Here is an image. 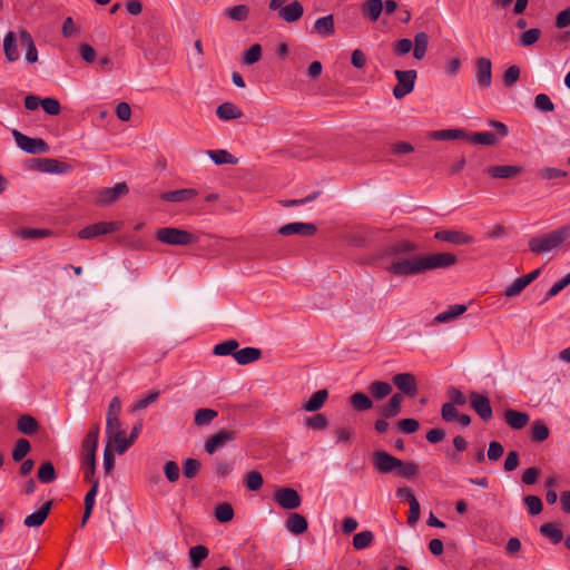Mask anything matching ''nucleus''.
<instances>
[{"instance_id": "obj_59", "label": "nucleus", "mask_w": 570, "mask_h": 570, "mask_svg": "<svg viewBox=\"0 0 570 570\" xmlns=\"http://www.w3.org/2000/svg\"><path fill=\"white\" fill-rule=\"evenodd\" d=\"M523 501H524V504L528 508L529 514L537 515V514H539L542 511V501H541V499L539 497H537V495H525Z\"/></svg>"}, {"instance_id": "obj_56", "label": "nucleus", "mask_w": 570, "mask_h": 570, "mask_svg": "<svg viewBox=\"0 0 570 570\" xmlns=\"http://www.w3.org/2000/svg\"><path fill=\"white\" fill-rule=\"evenodd\" d=\"M199 469L200 462L196 459L188 458L183 463V474L188 479L195 478Z\"/></svg>"}, {"instance_id": "obj_5", "label": "nucleus", "mask_w": 570, "mask_h": 570, "mask_svg": "<svg viewBox=\"0 0 570 570\" xmlns=\"http://www.w3.org/2000/svg\"><path fill=\"white\" fill-rule=\"evenodd\" d=\"M570 238V222L542 237L532 238L529 249H556Z\"/></svg>"}, {"instance_id": "obj_8", "label": "nucleus", "mask_w": 570, "mask_h": 570, "mask_svg": "<svg viewBox=\"0 0 570 570\" xmlns=\"http://www.w3.org/2000/svg\"><path fill=\"white\" fill-rule=\"evenodd\" d=\"M128 191L129 188L126 183H118L111 188H102L97 190L95 203L101 207L110 206L121 196H125Z\"/></svg>"}, {"instance_id": "obj_11", "label": "nucleus", "mask_w": 570, "mask_h": 570, "mask_svg": "<svg viewBox=\"0 0 570 570\" xmlns=\"http://www.w3.org/2000/svg\"><path fill=\"white\" fill-rule=\"evenodd\" d=\"M402 460L393 456L385 451H375L373 454L374 469L383 474L396 472L397 466H401Z\"/></svg>"}, {"instance_id": "obj_58", "label": "nucleus", "mask_w": 570, "mask_h": 570, "mask_svg": "<svg viewBox=\"0 0 570 570\" xmlns=\"http://www.w3.org/2000/svg\"><path fill=\"white\" fill-rule=\"evenodd\" d=\"M413 48V41L409 38H402L394 42L393 52L395 56L402 57L407 55Z\"/></svg>"}, {"instance_id": "obj_22", "label": "nucleus", "mask_w": 570, "mask_h": 570, "mask_svg": "<svg viewBox=\"0 0 570 570\" xmlns=\"http://www.w3.org/2000/svg\"><path fill=\"white\" fill-rule=\"evenodd\" d=\"M285 527L287 531L297 535L305 532L308 528V522L305 517L299 513H291L286 520Z\"/></svg>"}, {"instance_id": "obj_37", "label": "nucleus", "mask_w": 570, "mask_h": 570, "mask_svg": "<svg viewBox=\"0 0 570 570\" xmlns=\"http://www.w3.org/2000/svg\"><path fill=\"white\" fill-rule=\"evenodd\" d=\"M108 442L111 445V442L116 443V452L118 454H124L134 443L126 438V431L122 430L120 432H116L111 438H107Z\"/></svg>"}, {"instance_id": "obj_38", "label": "nucleus", "mask_w": 570, "mask_h": 570, "mask_svg": "<svg viewBox=\"0 0 570 570\" xmlns=\"http://www.w3.org/2000/svg\"><path fill=\"white\" fill-rule=\"evenodd\" d=\"M239 344L236 340H227L214 346L213 353L218 356H227L237 353Z\"/></svg>"}, {"instance_id": "obj_32", "label": "nucleus", "mask_w": 570, "mask_h": 570, "mask_svg": "<svg viewBox=\"0 0 570 570\" xmlns=\"http://www.w3.org/2000/svg\"><path fill=\"white\" fill-rule=\"evenodd\" d=\"M521 171V167L511 165L493 166L488 169V174L494 178H511Z\"/></svg>"}, {"instance_id": "obj_57", "label": "nucleus", "mask_w": 570, "mask_h": 570, "mask_svg": "<svg viewBox=\"0 0 570 570\" xmlns=\"http://www.w3.org/2000/svg\"><path fill=\"white\" fill-rule=\"evenodd\" d=\"M305 424L313 430H325L328 426V420L322 413L307 417Z\"/></svg>"}, {"instance_id": "obj_28", "label": "nucleus", "mask_w": 570, "mask_h": 570, "mask_svg": "<svg viewBox=\"0 0 570 570\" xmlns=\"http://www.w3.org/2000/svg\"><path fill=\"white\" fill-rule=\"evenodd\" d=\"M314 30L322 37H328L335 33V24L333 14H327L316 19Z\"/></svg>"}, {"instance_id": "obj_14", "label": "nucleus", "mask_w": 570, "mask_h": 570, "mask_svg": "<svg viewBox=\"0 0 570 570\" xmlns=\"http://www.w3.org/2000/svg\"><path fill=\"white\" fill-rule=\"evenodd\" d=\"M469 399L470 406L483 421H489L492 417L493 412L490 400L487 395L478 392H471Z\"/></svg>"}, {"instance_id": "obj_17", "label": "nucleus", "mask_w": 570, "mask_h": 570, "mask_svg": "<svg viewBox=\"0 0 570 570\" xmlns=\"http://www.w3.org/2000/svg\"><path fill=\"white\" fill-rule=\"evenodd\" d=\"M316 225L313 223L293 222L279 227L278 234L282 236H312L316 233Z\"/></svg>"}, {"instance_id": "obj_48", "label": "nucleus", "mask_w": 570, "mask_h": 570, "mask_svg": "<svg viewBox=\"0 0 570 570\" xmlns=\"http://www.w3.org/2000/svg\"><path fill=\"white\" fill-rule=\"evenodd\" d=\"M262 58V47L258 43H255L249 47L248 50L244 52L243 63L246 66H252L258 62Z\"/></svg>"}, {"instance_id": "obj_63", "label": "nucleus", "mask_w": 570, "mask_h": 570, "mask_svg": "<svg viewBox=\"0 0 570 570\" xmlns=\"http://www.w3.org/2000/svg\"><path fill=\"white\" fill-rule=\"evenodd\" d=\"M399 430L404 434H412L420 428V423L415 419H402L397 422Z\"/></svg>"}, {"instance_id": "obj_40", "label": "nucleus", "mask_w": 570, "mask_h": 570, "mask_svg": "<svg viewBox=\"0 0 570 570\" xmlns=\"http://www.w3.org/2000/svg\"><path fill=\"white\" fill-rule=\"evenodd\" d=\"M38 480L41 483H51L57 479V473L53 464L50 461L43 462L37 473Z\"/></svg>"}, {"instance_id": "obj_46", "label": "nucleus", "mask_w": 570, "mask_h": 570, "mask_svg": "<svg viewBox=\"0 0 570 570\" xmlns=\"http://www.w3.org/2000/svg\"><path fill=\"white\" fill-rule=\"evenodd\" d=\"M31 445L27 439H19L12 450V459L16 462H20L30 452Z\"/></svg>"}, {"instance_id": "obj_43", "label": "nucleus", "mask_w": 570, "mask_h": 570, "mask_svg": "<svg viewBox=\"0 0 570 570\" xmlns=\"http://www.w3.org/2000/svg\"><path fill=\"white\" fill-rule=\"evenodd\" d=\"M224 14L230 20L244 21L248 18L249 8L245 4L229 7L225 9Z\"/></svg>"}, {"instance_id": "obj_64", "label": "nucleus", "mask_w": 570, "mask_h": 570, "mask_svg": "<svg viewBox=\"0 0 570 570\" xmlns=\"http://www.w3.org/2000/svg\"><path fill=\"white\" fill-rule=\"evenodd\" d=\"M164 473L169 482H176L179 479V466L175 461H167L164 464Z\"/></svg>"}, {"instance_id": "obj_19", "label": "nucleus", "mask_w": 570, "mask_h": 570, "mask_svg": "<svg viewBox=\"0 0 570 570\" xmlns=\"http://www.w3.org/2000/svg\"><path fill=\"white\" fill-rule=\"evenodd\" d=\"M51 507H52V501H47L46 503H43L41 505V508L38 511L27 515L23 520V524L28 528L40 527L47 519Z\"/></svg>"}, {"instance_id": "obj_61", "label": "nucleus", "mask_w": 570, "mask_h": 570, "mask_svg": "<svg viewBox=\"0 0 570 570\" xmlns=\"http://www.w3.org/2000/svg\"><path fill=\"white\" fill-rule=\"evenodd\" d=\"M460 413L456 406L452 403H444L441 407V417L445 422H454L458 420Z\"/></svg>"}, {"instance_id": "obj_26", "label": "nucleus", "mask_w": 570, "mask_h": 570, "mask_svg": "<svg viewBox=\"0 0 570 570\" xmlns=\"http://www.w3.org/2000/svg\"><path fill=\"white\" fill-rule=\"evenodd\" d=\"M197 195L196 189L185 188L173 191H167L161 195V199L170 203H181L194 198Z\"/></svg>"}, {"instance_id": "obj_34", "label": "nucleus", "mask_w": 570, "mask_h": 570, "mask_svg": "<svg viewBox=\"0 0 570 570\" xmlns=\"http://www.w3.org/2000/svg\"><path fill=\"white\" fill-rule=\"evenodd\" d=\"M371 236L370 230L361 229L356 232H352L348 235V245L353 247H365L371 246Z\"/></svg>"}, {"instance_id": "obj_3", "label": "nucleus", "mask_w": 570, "mask_h": 570, "mask_svg": "<svg viewBox=\"0 0 570 570\" xmlns=\"http://www.w3.org/2000/svg\"><path fill=\"white\" fill-rule=\"evenodd\" d=\"M100 426L98 423L88 431L82 441V470L85 480L97 479L96 473V452L98 446Z\"/></svg>"}, {"instance_id": "obj_15", "label": "nucleus", "mask_w": 570, "mask_h": 570, "mask_svg": "<svg viewBox=\"0 0 570 570\" xmlns=\"http://www.w3.org/2000/svg\"><path fill=\"white\" fill-rule=\"evenodd\" d=\"M236 439V432L232 430H223L209 436L204 444L208 454H214L217 450L223 449L228 442Z\"/></svg>"}, {"instance_id": "obj_53", "label": "nucleus", "mask_w": 570, "mask_h": 570, "mask_svg": "<svg viewBox=\"0 0 570 570\" xmlns=\"http://www.w3.org/2000/svg\"><path fill=\"white\" fill-rule=\"evenodd\" d=\"M263 482V476L258 471H250L246 474L245 485L249 491H258Z\"/></svg>"}, {"instance_id": "obj_50", "label": "nucleus", "mask_w": 570, "mask_h": 570, "mask_svg": "<svg viewBox=\"0 0 570 570\" xmlns=\"http://www.w3.org/2000/svg\"><path fill=\"white\" fill-rule=\"evenodd\" d=\"M531 438L537 442L547 440L549 438L548 426L541 421H535L531 428Z\"/></svg>"}, {"instance_id": "obj_6", "label": "nucleus", "mask_w": 570, "mask_h": 570, "mask_svg": "<svg viewBox=\"0 0 570 570\" xmlns=\"http://www.w3.org/2000/svg\"><path fill=\"white\" fill-rule=\"evenodd\" d=\"M394 76L396 78V85L393 88V96L395 99H403L413 91L417 72L414 69H396L394 70Z\"/></svg>"}, {"instance_id": "obj_10", "label": "nucleus", "mask_w": 570, "mask_h": 570, "mask_svg": "<svg viewBox=\"0 0 570 570\" xmlns=\"http://www.w3.org/2000/svg\"><path fill=\"white\" fill-rule=\"evenodd\" d=\"M435 239L454 245V246H462V245H472L474 244V237L465 234L462 230L458 229H441L438 230L434 234Z\"/></svg>"}, {"instance_id": "obj_12", "label": "nucleus", "mask_w": 570, "mask_h": 570, "mask_svg": "<svg viewBox=\"0 0 570 570\" xmlns=\"http://www.w3.org/2000/svg\"><path fill=\"white\" fill-rule=\"evenodd\" d=\"M275 502L285 510L297 509L302 503L298 492L292 488H279L274 493Z\"/></svg>"}, {"instance_id": "obj_45", "label": "nucleus", "mask_w": 570, "mask_h": 570, "mask_svg": "<svg viewBox=\"0 0 570 570\" xmlns=\"http://www.w3.org/2000/svg\"><path fill=\"white\" fill-rule=\"evenodd\" d=\"M395 473L397 476H401V478H404L407 480H412L419 473V465L412 461H410V462L402 461L401 466H397Z\"/></svg>"}, {"instance_id": "obj_2", "label": "nucleus", "mask_w": 570, "mask_h": 570, "mask_svg": "<svg viewBox=\"0 0 570 570\" xmlns=\"http://www.w3.org/2000/svg\"><path fill=\"white\" fill-rule=\"evenodd\" d=\"M26 50L27 63H35L38 61V50L30 32L26 29L9 31L3 38V53L9 62H14L20 58L18 46Z\"/></svg>"}, {"instance_id": "obj_16", "label": "nucleus", "mask_w": 570, "mask_h": 570, "mask_svg": "<svg viewBox=\"0 0 570 570\" xmlns=\"http://www.w3.org/2000/svg\"><path fill=\"white\" fill-rule=\"evenodd\" d=\"M392 382L397 390L410 397H414L419 392L416 377L412 373H399L392 377Z\"/></svg>"}, {"instance_id": "obj_23", "label": "nucleus", "mask_w": 570, "mask_h": 570, "mask_svg": "<svg viewBox=\"0 0 570 570\" xmlns=\"http://www.w3.org/2000/svg\"><path fill=\"white\" fill-rule=\"evenodd\" d=\"M261 356L262 351L257 347H244L242 350H238L237 353L234 354V358L239 365L250 364L259 360Z\"/></svg>"}, {"instance_id": "obj_47", "label": "nucleus", "mask_w": 570, "mask_h": 570, "mask_svg": "<svg viewBox=\"0 0 570 570\" xmlns=\"http://www.w3.org/2000/svg\"><path fill=\"white\" fill-rule=\"evenodd\" d=\"M215 518L218 522L226 523L234 518V509L229 503H220L215 509Z\"/></svg>"}, {"instance_id": "obj_31", "label": "nucleus", "mask_w": 570, "mask_h": 570, "mask_svg": "<svg viewBox=\"0 0 570 570\" xmlns=\"http://www.w3.org/2000/svg\"><path fill=\"white\" fill-rule=\"evenodd\" d=\"M383 11L382 0H367L362 4V12L372 22L377 21Z\"/></svg>"}, {"instance_id": "obj_41", "label": "nucleus", "mask_w": 570, "mask_h": 570, "mask_svg": "<svg viewBox=\"0 0 570 570\" xmlns=\"http://www.w3.org/2000/svg\"><path fill=\"white\" fill-rule=\"evenodd\" d=\"M466 140H469L472 144L493 146L498 142L499 139L492 132L482 131V132H474L470 136L466 135Z\"/></svg>"}, {"instance_id": "obj_42", "label": "nucleus", "mask_w": 570, "mask_h": 570, "mask_svg": "<svg viewBox=\"0 0 570 570\" xmlns=\"http://www.w3.org/2000/svg\"><path fill=\"white\" fill-rule=\"evenodd\" d=\"M218 412L213 409L202 407L196 410L194 415V422L198 426L208 425L215 417H217Z\"/></svg>"}, {"instance_id": "obj_44", "label": "nucleus", "mask_w": 570, "mask_h": 570, "mask_svg": "<svg viewBox=\"0 0 570 570\" xmlns=\"http://www.w3.org/2000/svg\"><path fill=\"white\" fill-rule=\"evenodd\" d=\"M208 549L205 546L198 544L189 549V558L191 566L198 568L200 562L208 557Z\"/></svg>"}, {"instance_id": "obj_51", "label": "nucleus", "mask_w": 570, "mask_h": 570, "mask_svg": "<svg viewBox=\"0 0 570 570\" xmlns=\"http://www.w3.org/2000/svg\"><path fill=\"white\" fill-rule=\"evenodd\" d=\"M568 175L566 170L554 168V167H544L538 171V177L543 180H553L563 178Z\"/></svg>"}, {"instance_id": "obj_54", "label": "nucleus", "mask_w": 570, "mask_h": 570, "mask_svg": "<svg viewBox=\"0 0 570 570\" xmlns=\"http://www.w3.org/2000/svg\"><path fill=\"white\" fill-rule=\"evenodd\" d=\"M534 108L542 112H551L554 110V105L548 95L539 94L534 98Z\"/></svg>"}, {"instance_id": "obj_13", "label": "nucleus", "mask_w": 570, "mask_h": 570, "mask_svg": "<svg viewBox=\"0 0 570 570\" xmlns=\"http://www.w3.org/2000/svg\"><path fill=\"white\" fill-rule=\"evenodd\" d=\"M119 228L117 222H99L89 225L78 232V237L81 239H91L100 235L109 234Z\"/></svg>"}, {"instance_id": "obj_24", "label": "nucleus", "mask_w": 570, "mask_h": 570, "mask_svg": "<svg viewBox=\"0 0 570 570\" xmlns=\"http://www.w3.org/2000/svg\"><path fill=\"white\" fill-rule=\"evenodd\" d=\"M328 397V391L326 389L316 391L311 399L302 405V410L306 412H316L323 407L325 401Z\"/></svg>"}, {"instance_id": "obj_33", "label": "nucleus", "mask_w": 570, "mask_h": 570, "mask_svg": "<svg viewBox=\"0 0 570 570\" xmlns=\"http://www.w3.org/2000/svg\"><path fill=\"white\" fill-rule=\"evenodd\" d=\"M540 533L557 544L563 540V533L559 525L553 522L544 523L540 527Z\"/></svg>"}, {"instance_id": "obj_29", "label": "nucleus", "mask_w": 570, "mask_h": 570, "mask_svg": "<svg viewBox=\"0 0 570 570\" xmlns=\"http://www.w3.org/2000/svg\"><path fill=\"white\" fill-rule=\"evenodd\" d=\"M216 115L220 120H233L243 116L242 110L232 102H223L216 109Z\"/></svg>"}, {"instance_id": "obj_7", "label": "nucleus", "mask_w": 570, "mask_h": 570, "mask_svg": "<svg viewBox=\"0 0 570 570\" xmlns=\"http://www.w3.org/2000/svg\"><path fill=\"white\" fill-rule=\"evenodd\" d=\"M474 82L481 89H488L492 85V62L489 58H478L473 67Z\"/></svg>"}, {"instance_id": "obj_60", "label": "nucleus", "mask_w": 570, "mask_h": 570, "mask_svg": "<svg viewBox=\"0 0 570 570\" xmlns=\"http://www.w3.org/2000/svg\"><path fill=\"white\" fill-rule=\"evenodd\" d=\"M121 412V401L118 396H115L111 399L108 411H107V417H108V425L111 424L112 421H116V417H119Z\"/></svg>"}, {"instance_id": "obj_62", "label": "nucleus", "mask_w": 570, "mask_h": 570, "mask_svg": "<svg viewBox=\"0 0 570 570\" xmlns=\"http://www.w3.org/2000/svg\"><path fill=\"white\" fill-rule=\"evenodd\" d=\"M49 232L47 229H38V228H23L17 230L16 235L19 238L27 239V238H42L47 236Z\"/></svg>"}, {"instance_id": "obj_30", "label": "nucleus", "mask_w": 570, "mask_h": 570, "mask_svg": "<svg viewBox=\"0 0 570 570\" xmlns=\"http://www.w3.org/2000/svg\"><path fill=\"white\" fill-rule=\"evenodd\" d=\"M17 429L26 435H33L39 430V423L33 416L23 414L17 421Z\"/></svg>"}, {"instance_id": "obj_9", "label": "nucleus", "mask_w": 570, "mask_h": 570, "mask_svg": "<svg viewBox=\"0 0 570 570\" xmlns=\"http://www.w3.org/2000/svg\"><path fill=\"white\" fill-rule=\"evenodd\" d=\"M12 135L17 146L28 154H42L48 150V145L42 139L28 137L16 129Z\"/></svg>"}, {"instance_id": "obj_35", "label": "nucleus", "mask_w": 570, "mask_h": 570, "mask_svg": "<svg viewBox=\"0 0 570 570\" xmlns=\"http://www.w3.org/2000/svg\"><path fill=\"white\" fill-rule=\"evenodd\" d=\"M368 391L375 400H383L392 393V385L383 381H373Z\"/></svg>"}, {"instance_id": "obj_27", "label": "nucleus", "mask_w": 570, "mask_h": 570, "mask_svg": "<svg viewBox=\"0 0 570 570\" xmlns=\"http://www.w3.org/2000/svg\"><path fill=\"white\" fill-rule=\"evenodd\" d=\"M466 311V306L464 304H455L449 306V308L434 317L435 323H450L456 320Z\"/></svg>"}, {"instance_id": "obj_21", "label": "nucleus", "mask_w": 570, "mask_h": 570, "mask_svg": "<svg viewBox=\"0 0 570 570\" xmlns=\"http://www.w3.org/2000/svg\"><path fill=\"white\" fill-rule=\"evenodd\" d=\"M504 420H505V423L511 429L521 430L528 424L530 417L524 412L509 409L504 412Z\"/></svg>"}, {"instance_id": "obj_52", "label": "nucleus", "mask_w": 570, "mask_h": 570, "mask_svg": "<svg viewBox=\"0 0 570 570\" xmlns=\"http://www.w3.org/2000/svg\"><path fill=\"white\" fill-rule=\"evenodd\" d=\"M373 533L371 531H362L354 535L353 538V547L357 550L365 549L370 547L373 541Z\"/></svg>"}, {"instance_id": "obj_39", "label": "nucleus", "mask_w": 570, "mask_h": 570, "mask_svg": "<svg viewBox=\"0 0 570 570\" xmlns=\"http://www.w3.org/2000/svg\"><path fill=\"white\" fill-rule=\"evenodd\" d=\"M206 153L216 165H234L237 163V159L225 149L207 150Z\"/></svg>"}, {"instance_id": "obj_25", "label": "nucleus", "mask_w": 570, "mask_h": 570, "mask_svg": "<svg viewBox=\"0 0 570 570\" xmlns=\"http://www.w3.org/2000/svg\"><path fill=\"white\" fill-rule=\"evenodd\" d=\"M429 48V36L421 31L414 36L413 40V57L416 60H422L426 56Z\"/></svg>"}, {"instance_id": "obj_1", "label": "nucleus", "mask_w": 570, "mask_h": 570, "mask_svg": "<svg viewBox=\"0 0 570 570\" xmlns=\"http://www.w3.org/2000/svg\"><path fill=\"white\" fill-rule=\"evenodd\" d=\"M456 262L450 252H438L426 256L394 257L385 267L396 276L416 275L430 269L444 268Z\"/></svg>"}, {"instance_id": "obj_4", "label": "nucleus", "mask_w": 570, "mask_h": 570, "mask_svg": "<svg viewBox=\"0 0 570 570\" xmlns=\"http://www.w3.org/2000/svg\"><path fill=\"white\" fill-rule=\"evenodd\" d=\"M156 238L163 244L171 246L203 245L200 242V236L174 227H165L158 229L156 232Z\"/></svg>"}, {"instance_id": "obj_20", "label": "nucleus", "mask_w": 570, "mask_h": 570, "mask_svg": "<svg viewBox=\"0 0 570 570\" xmlns=\"http://www.w3.org/2000/svg\"><path fill=\"white\" fill-rule=\"evenodd\" d=\"M304 13V8L298 1H292L291 3L284 6L278 11L279 18L284 21L291 23L299 20Z\"/></svg>"}, {"instance_id": "obj_55", "label": "nucleus", "mask_w": 570, "mask_h": 570, "mask_svg": "<svg viewBox=\"0 0 570 570\" xmlns=\"http://www.w3.org/2000/svg\"><path fill=\"white\" fill-rule=\"evenodd\" d=\"M540 36H541L540 29H538V28L529 29L521 35L519 43L522 47H530L539 40Z\"/></svg>"}, {"instance_id": "obj_18", "label": "nucleus", "mask_w": 570, "mask_h": 570, "mask_svg": "<svg viewBox=\"0 0 570 570\" xmlns=\"http://www.w3.org/2000/svg\"><path fill=\"white\" fill-rule=\"evenodd\" d=\"M540 273L541 269L537 268L527 275L518 277L513 283L505 287L504 295L507 297L518 296L528 285H530L534 279H537Z\"/></svg>"}, {"instance_id": "obj_36", "label": "nucleus", "mask_w": 570, "mask_h": 570, "mask_svg": "<svg viewBox=\"0 0 570 570\" xmlns=\"http://www.w3.org/2000/svg\"><path fill=\"white\" fill-rule=\"evenodd\" d=\"M350 403L356 411H367L373 407V401L372 399L362 392H356L351 395Z\"/></svg>"}, {"instance_id": "obj_49", "label": "nucleus", "mask_w": 570, "mask_h": 570, "mask_svg": "<svg viewBox=\"0 0 570 570\" xmlns=\"http://www.w3.org/2000/svg\"><path fill=\"white\" fill-rule=\"evenodd\" d=\"M434 139H466V134L462 129H444L432 134Z\"/></svg>"}]
</instances>
